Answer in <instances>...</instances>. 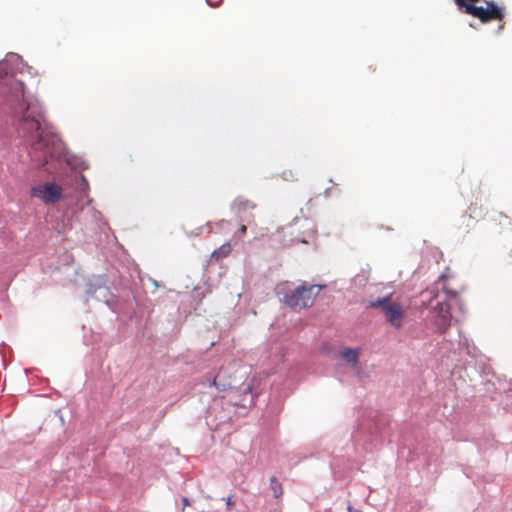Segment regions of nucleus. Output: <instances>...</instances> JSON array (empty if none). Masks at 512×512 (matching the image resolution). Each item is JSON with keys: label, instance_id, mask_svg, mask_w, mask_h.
Segmentation results:
<instances>
[{"label": "nucleus", "instance_id": "1", "mask_svg": "<svg viewBox=\"0 0 512 512\" xmlns=\"http://www.w3.org/2000/svg\"><path fill=\"white\" fill-rule=\"evenodd\" d=\"M45 124L44 115L41 107L34 103H27L20 119V125L23 132L31 140V147L34 152H40L37 158L39 165H45L50 158L61 154L63 144L56 134L49 131Z\"/></svg>", "mask_w": 512, "mask_h": 512}, {"label": "nucleus", "instance_id": "2", "mask_svg": "<svg viewBox=\"0 0 512 512\" xmlns=\"http://www.w3.org/2000/svg\"><path fill=\"white\" fill-rule=\"evenodd\" d=\"M324 288H326V285H313L307 282H303L293 291L286 294L283 298V301L291 309L295 311H301L311 307L316 296Z\"/></svg>", "mask_w": 512, "mask_h": 512}, {"label": "nucleus", "instance_id": "3", "mask_svg": "<svg viewBox=\"0 0 512 512\" xmlns=\"http://www.w3.org/2000/svg\"><path fill=\"white\" fill-rule=\"evenodd\" d=\"M368 307L379 309L388 320H399L404 316L405 305L394 293L385 294L368 301Z\"/></svg>", "mask_w": 512, "mask_h": 512}, {"label": "nucleus", "instance_id": "4", "mask_svg": "<svg viewBox=\"0 0 512 512\" xmlns=\"http://www.w3.org/2000/svg\"><path fill=\"white\" fill-rule=\"evenodd\" d=\"M31 195L39 198L46 204H53L60 200L62 196V188L53 182H46L32 187Z\"/></svg>", "mask_w": 512, "mask_h": 512}, {"label": "nucleus", "instance_id": "5", "mask_svg": "<svg viewBox=\"0 0 512 512\" xmlns=\"http://www.w3.org/2000/svg\"><path fill=\"white\" fill-rule=\"evenodd\" d=\"M256 204L244 197H238L234 200L232 209L241 222L251 224L254 222L253 210Z\"/></svg>", "mask_w": 512, "mask_h": 512}, {"label": "nucleus", "instance_id": "6", "mask_svg": "<svg viewBox=\"0 0 512 512\" xmlns=\"http://www.w3.org/2000/svg\"><path fill=\"white\" fill-rule=\"evenodd\" d=\"M227 371L221 369L213 379L212 385L219 391L232 390L237 388L238 382L235 379L226 381Z\"/></svg>", "mask_w": 512, "mask_h": 512}, {"label": "nucleus", "instance_id": "7", "mask_svg": "<svg viewBox=\"0 0 512 512\" xmlns=\"http://www.w3.org/2000/svg\"><path fill=\"white\" fill-rule=\"evenodd\" d=\"M428 307L433 310L438 311V317L441 320H447L448 318H452L453 316L449 312L448 305L443 302L437 300V295L434 298L429 299Z\"/></svg>", "mask_w": 512, "mask_h": 512}, {"label": "nucleus", "instance_id": "8", "mask_svg": "<svg viewBox=\"0 0 512 512\" xmlns=\"http://www.w3.org/2000/svg\"><path fill=\"white\" fill-rule=\"evenodd\" d=\"M361 350L359 348L343 347L340 350L341 357L349 364L356 366L359 362Z\"/></svg>", "mask_w": 512, "mask_h": 512}, {"label": "nucleus", "instance_id": "9", "mask_svg": "<svg viewBox=\"0 0 512 512\" xmlns=\"http://www.w3.org/2000/svg\"><path fill=\"white\" fill-rule=\"evenodd\" d=\"M232 251V246L230 243H224L218 249L214 250L211 254V259L215 261H219L222 258L227 257Z\"/></svg>", "mask_w": 512, "mask_h": 512}, {"label": "nucleus", "instance_id": "10", "mask_svg": "<svg viewBox=\"0 0 512 512\" xmlns=\"http://www.w3.org/2000/svg\"><path fill=\"white\" fill-rule=\"evenodd\" d=\"M243 392V398H242V406L246 405H252L255 402V395L252 392V384L248 383L245 385V387L242 390Z\"/></svg>", "mask_w": 512, "mask_h": 512}, {"label": "nucleus", "instance_id": "11", "mask_svg": "<svg viewBox=\"0 0 512 512\" xmlns=\"http://www.w3.org/2000/svg\"><path fill=\"white\" fill-rule=\"evenodd\" d=\"M446 280H447V276L444 274H442L439 277V281L443 282V290L447 296V299H456L459 296V291L450 288L448 286V284L446 283Z\"/></svg>", "mask_w": 512, "mask_h": 512}, {"label": "nucleus", "instance_id": "12", "mask_svg": "<svg viewBox=\"0 0 512 512\" xmlns=\"http://www.w3.org/2000/svg\"><path fill=\"white\" fill-rule=\"evenodd\" d=\"M270 487L276 498H279L283 494L282 484L275 477H271Z\"/></svg>", "mask_w": 512, "mask_h": 512}, {"label": "nucleus", "instance_id": "13", "mask_svg": "<svg viewBox=\"0 0 512 512\" xmlns=\"http://www.w3.org/2000/svg\"><path fill=\"white\" fill-rule=\"evenodd\" d=\"M246 231H247V227L245 224H241L240 228H239V236H243L246 234Z\"/></svg>", "mask_w": 512, "mask_h": 512}, {"label": "nucleus", "instance_id": "14", "mask_svg": "<svg viewBox=\"0 0 512 512\" xmlns=\"http://www.w3.org/2000/svg\"><path fill=\"white\" fill-rule=\"evenodd\" d=\"M227 505H228V506H233V505H234V503H233V501H232L231 497H229V498H228V500H227Z\"/></svg>", "mask_w": 512, "mask_h": 512}, {"label": "nucleus", "instance_id": "15", "mask_svg": "<svg viewBox=\"0 0 512 512\" xmlns=\"http://www.w3.org/2000/svg\"><path fill=\"white\" fill-rule=\"evenodd\" d=\"M183 504H184L185 506L189 505V501H188V499H187V498H184V499H183Z\"/></svg>", "mask_w": 512, "mask_h": 512}, {"label": "nucleus", "instance_id": "16", "mask_svg": "<svg viewBox=\"0 0 512 512\" xmlns=\"http://www.w3.org/2000/svg\"><path fill=\"white\" fill-rule=\"evenodd\" d=\"M396 323V328H399L400 327V322H395Z\"/></svg>", "mask_w": 512, "mask_h": 512}, {"label": "nucleus", "instance_id": "17", "mask_svg": "<svg viewBox=\"0 0 512 512\" xmlns=\"http://www.w3.org/2000/svg\"><path fill=\"white\" fill-rule=\"evenodd\" d=\"M503 28H504V24L499 26V29H503Z\"/></svg>", "mask_w": 512, "mask_h": 512}]
</instances>
